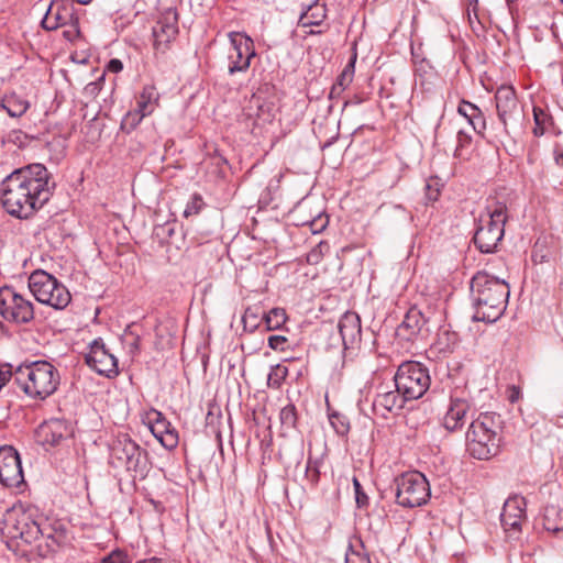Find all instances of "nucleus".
Returning <instances> with one entry per match:
<instances>
[{
	"mask_svg": "<svg viewBox=\"0 0 563 563\" xmlns=\"http://www.w3.org/2000/svg\"><path fill=\"white\" fill-rule=\"evenodd\" d=\"M470 411L471 404L467 399L451 396L441 424L446 431L456 432L464 427Z\"/></svg>",
	"mask_w": 563,
	"mask_h": 563,
	"instance_id": "412c9836",
	"label": "nucleus"
},
{
	"mask_svg": "<svg viewBox=\"0 0 563 563\" xmlns=\"http://www.w3.org/2000/svg\"><path fill=\"white\" fill-rule=\"evenodd\" d=\"M110 456L117 460L134 476L144 478L150 470L148 453L142 449L129 434H119L110 444Z\"/></svg>",
	"mask_w": 563,
	"mask_h": 563,
	"instance_id": "1a4fd4ad",
	"label": "nucleus"
},
{
	"mask_svg": "<svg viewBox=\"0 0 563 563\" xmlns=\"http://www.w3.org/2000/svg\"><path fill=\"white\" fill-rule=\"evenodd\" d=\"M85 360L87 365L100 375L111 378L119 374L118 360L106 349L101 339H97L90 344Z\"/></svg>",
	"mask_w": 563,
	"mask_h": 563,
	"instance_id": "f3484780",
	"label": "nucleus"
},
{
	"mask_svg": "<svg viewBox=\"0 0 563 563\" xmlns=\"http://www.w3.org/2000/svg\"><path fill=\"white\" fill-rule=\"evenodd\" d=\"M519 397H520V389L516 386H511L510 394L508 396L509 401L514 404V402L518 401Z\"/></svg>",
	"mask_w": 563,
	"mask_h": 563,
	"instance_id": "bf43d9fd",
	"label": "nucleus"
},
{
	"mask_svg": "<svg viewBox=\"0 0 563 563\" xmlns=\"http://www.w3.org/2000/svg\"><path fill=\"white\" fill-rule=\"evenodd\" d=\"M554 162L559 167H563V148L559 145L554 148Z\"/></svg>",
	"mask_w": 563,
	"mask_h": 563,
	"instance_id": "4d7b16f0",
	"label": "nucleus"
},
{
	"mask_svg": "<svg viewBox=\"0 0 563 563\" xmlns=\"http://www.w3.org/2000/svg\"><path fill=\"white\" fill-rule=\"evenodd\" d=\"M263 313L258 306L247 307L242 316L244 330L254 332L264 322Z\"/></svg>",
	"mask_w": 563,
	"mask_h": 563,
	"instance_id": "2f4dec72",
	"label": "nucleus"
},
{
	"mask_svg": "<svg viewBox=\"0 0 563 563\" xmlns=\"http://www.w3.org/2000/svg\"><path fill=\"white\" fill-rule=\"evenodd\" d=\"M177 33V12L174 9H167L161 13L152 30L155 49L164 52L168 44L176 37Z\"/></svg>",
	"mask_w": 563,
	"mask_h": 563,
	"instance_id": "a211bd4d",
	"label": "nucleus"
},
{
	"mask_svg": "<svg viewBox=\"0 0 563 563\" xmlns=\"http://www.w3.org/2000/svg\"><path fill=\"white\" fill-rule=\"evenodd\" d=\"M444 322V308L442 302L428 305L424 310L411 307L402 322L397 328L398 338L413 341L418 338L427 339L431 330Z\"/></svg>",
	"mask_w": 563,
	"mask_h": 563,
	"instance_id": "39448f33",
	"label": "nucleus"
},
{
	"mask_svg": "<svg viewBox=\"0 0 563 563\" xmlns=\"http://www.w3.org/2000/svg\"><path fill=\"white\" fill-rule=\"evenodd\" d=\"M230 47L228 49V73H245L251 66V60L256 56L253 40L241 32L229 33Z\"/></svg>",
	"mask_w": 563,
	"mask_h": 563,
	"instance_id": "4468645a",
	"label": "nucleus"
},
{
	"mask_svg": "<svg viewBox=\"0 0 563 563\" xmlns=\"http://www.w3.org/2000/svg\"><path fill=\"white\" fill-rule=\"evenodd\" d=\"M307 223L309 224L311 232L316 234L322 232L327 228L329 219L327 216L319 213Z\"/></svg>",
	"mask_w": 563,
	"mask_h": 563,
	"instance_id": "a18cd8bd",
	"label": "nucleus"
},
{
	"mask_svg": "<svg viewBox=\"0 0 563 563\" xmlns=\"http://www.w3.org/2000/svg\"><path fill=\"white\" fill-rule=\"evenodd\" d=\"M407 401L409 400L405 399L404 395L396 388L395 390L378 393L373 399L372 410L375 416L386 419L390 413L400 411Z\"/></svg>",
	"mask_w": 563,
	"mask_h": 563,
	"instance_id": "4be33fe9",
	"label": "nucleus"
},
{
	"mask_svg": "<svg viewBox=\"0 0 563 563\" xmlns=\"http://www.w3.org/2000/svg\"><path fill=\"white\" fill-rule=\"evenodd\" d=\"M13 379L20 389L31 399L43 401L58 388V369L47 361L23 363L13 373Z\"/></svg>",
	"mask_w": 563,
	"mask_h": 563,
	"instance_id": "20e7f679",
	"label": "nucleus"
},
{
	"mask_svg": "<svg viewBox=\"0 0 563 563\" xmlns=\"http://www.w3.org/2000/svg\"><path fill=\"white\" fill-rule=\"evenodd\" d=\"M327 18V7L318 0L309 4L300 14L298 24L303 27L320 26Z\"/></svg>",
	"mask_w": 563,
	"mask_h": 563,
	"instance_id": "393cba45",
	"label": "nucleus"
},
{
	"mask_svg": "<svg viewBox=\"0 0 563 563\" xmlns=\"http://www.w3.org/2000/svg\"><path fill=\"white\" fill-rule=\"evenodd\" d=\"M150 429L165 449L173 450L177 446L178 433L169 421L153 422Z\"/></svg>",
	"mask_w": 563,
	"mask_h": 563,
	"instance_id": "b1692460",
	"label": "nucleus"
},
{
	"mask_svg": "<svg viewBox=\"0 0 563 563\" xmlns=\"http://www.w3.org/2000/svg\"><path fill=\"white\" fill-rule=\"evenodd\" d=\"M203 207H205V201H203L202 197L198 194H195V195H192L189 202L187 203L185 211H184V216L189 217V216L198 214Z\"/></svg>",
	"mask_w": 563,
	"mask_h": 563,
	"instance_id": "37998d69",
	"label": "nucleus"
},
{
	"mask_svg": "<svg viewBox=\"0 0 563 563\" xmlns=\"http://www.w3.org/2000/svg\"><path fill=\"white\" fill-rule=\"evenodd\" d=\"M129 555L121 550H114L101 560V563H130Z\"/></svg>",
	"mask_w": 563,
	"mask_h": 563,
	"instance_id": "49530a36",
	"label": "nucleus"
},
{
	"mask_svg": "<svg viewBox=\"0 0 563 563\" xmlns=\"http://www.w3.org/2000/svg\"><path fill=\"white\" fill-rule=\"evenodd\" d=\"M168 421L161 411L153 410L150 413V424L153 422Z\"/></svg>",
	"mask_w": 563,
	"mask_h": 563,
	"instance_id": "13d9d810",
	"label": "nucleus"
},
{
	"mask_svg": "<svg viewBox=\"0 0 563 563\" xmlns=\"http://www.w3.org/2000/svg\"><path fill=\"white\" fill-rule=\"evenodd\" d=\"M439 332L434 341V345L440 353H451L459 343V334L450 329L442 327V323L438 325Z\"/></svg>",
	"mask_w": 563,
	"mask_h": 563,
	"instance_id": "cd10ccee",
	"label": "nucleus"
},
{
	"mask_svg": "<svg viewBox=\"0 0 563 563\" xmlns=\"http://www.w3.org/2000/svg\"><path fill=\"white\" fill-rule=\"evenodd\" d=\"M356 60V54L353 55L351 60L345 65L342 73L336 78V81L334 85L336 86L338 90H345V88L352 82L353 76H354V65Z\"/></svg>",
	"mask_w": 563,
	"mask_h": 563,
	"instance_id": "c9c22d12",
	"label": "nucleus"
},
{
	"mask_svg": "<svg viewBox=\"0 0 563 563\" xmlns=\"http://www.w3.org/2000/svg\"><path fill=\"white\" fill-rule=\"evenodd\" d=\"M543 527L552 533L561 532L563 530V509L556 505H548L543 511Z\"/></svg>",
	"mask_w": 563,
	"mask_h": 563,
	"instance_id": "bb28decb",
	"label": "nucleus"
},
{
	"mask_svg": "<svg viewBox=\"0 0 563 563\" xmlns=\"http://www.w3.org/2000/svg\"><path fill=\"white\" fill-rule=\"evenodd\" d=\"M345 563H371V560L366 553L355 550L350 545V549L345 554Z\"/></svg>",
	"mask_w": 563,
	"mask_h": 563,
	"instance_id": "c03bdc74",
	"label": "nucleus"
},
{
	"mask_svg": "<svg viewBox=\"0 0 563 563\" xmlns=\"http://www.w3.org/2000/svg\"><path fill=\"white\" fill-rule=\"evenodd\" d=\"M27 286L40 303L55 310L65 309L71 301V295L66 286L43 269H36L29 276Z\"/></svg>",
	"mask_w": 563,
	"mask_h": 563,
	"instance_id": "6e6552de",
	"label": "nucleus"
},
{
	"mask_svg": "<svg viewBox=\"0 0 563 563\" xmlns=\"http://www.w3.org/2000/svg\"><path fill=\"white\" fill-rule=\"evenodd\" d=\"M158 92L152 85H147L143 88L136 101V109L143 112V114L150 115L154 111L158 102Z\"/></svg>",
	"mask_w": 563,
	"mask_h": 563,
	"instance_id": "c85d7f7f",
	"label": "nucleus"
},
{
	"mask_svg": "<svg viewBox=\"0 0 563 563\" xmlns=\"http://www.w3.org/2000/svg\"><path fill=\"white\" fill-rule=\"evenodd\" d=\"M456 139L457 144L454 151V156L457 158H464V150L471 145L472 136L467 132L460 130L457 131Z\"/></svg>",
	"mask_w": 563,
	"mask_h": 563,
	"instance_id": "ea45409f",
	"label": "nucleus"
},
{
	"mask_svg": "<svg viewBox=\"0 0 563 563\" xmlns=\"http://www.w3.org/2000/svg\"><path fill=\"white\" fill-rule=\"evenodd\" d=\"M123 343L128 349V352L135 356L141 352V336L136 332L132 330V327L129 325L123 334Z\"/></svg>",
	"mask_w": 563,
	"mask_h": 563,
	"instance_id": "f704fd0d",
	"label": "nucleus"
},
{
	"mask_svg": "<svg viewBox=\"0 0 563 563\" xmlns=\"http://www.w3.org/2000/svg\"><path fill=\"white\" fill-rule=\"evenodd\" d=\"M159 230H162L163 234L170 236L174 233V224L167 223L164 227L156 229V234L159 235Z\"/></svg>",
	"mask_w": 563,
	"mask_h": 563,
	"instance_id": "052dcab7",
	"label": "nucleus"
},
{
	"mask_svg": "<svg viewBox=\"0 0 563 563\" xmlns=\"http://www.w3.org/2000/svg\"><path fill=\"white\" fill-rule=\"evenodd\" d=\"M463 117L467 120L468 123L471 122V114H464Z\"/></svg>",
	"mask_w": 563,
	"mask_h": 563,
	"instance_id": "774afa93",
	"label": "nucleus"
},
{
	"mask_svg": "<svg viewBox=\"0 0 563 563\" xmlns=\"http://www.w3.org/2000/svg\"><path fill=\"white\" fill-rule=\"evenodd\" d=\"M98 87V82H91L87 86L88 89H91V91H93L95 89H97Z\"/></svg>",
	"mask_w": 563,
	"mask_h": 563,
	"instance_id": "338daca9",
	"label": "nucleus"
},
{
	"mask_svg": "<svg viewBox=\"0 0 563 563\" xmlns=\"http://www.w3.org/2000/svg\"><path fill=\"white\" fill-rule=\"evenodd\" d=\"M139 563H162V561L157 558H150V559H144V560L140 561Z\"/></svg>",
	"mask_w": 563,
	"mask_h": 563,
	"instance_id": "0e129e2a",
	"label": "nucleus"
},
{
	"mask_svg": "<svg viewBox=\"0 0 563 563\" xmlns=\"http://www.w3.org/2000/svg\"><path fill=\"white\" fill-rule=\"evenodd\" d=\"M395 387L405 399L416 400L421 398L430 387L428 368L416 361H407L398 366L394 377Z\"/></svg>",
	"mask_w": 563,
	"mask_h": 563,
	"instance_id": "9d476101",
	"label": "nucleus"
},
{
	"mask_svg": "<svg viewBox=\"0 0 563 563\" xmlns=\"http://www.w3.org/2000/svg\"><path fill=\"white\" fill-rule=\"evenodd\" d=\"M280 421L286 428H295L297 423V409L295 405L288 404L280 410Z\"/></svg>",
	"mask_w": 563,
	"mask_h": 563,
	"instance_id": "58836bf2",
	"label": "nucleus"
},
{
	"mask_svg": "<svg viewBox=\"0 0 563 563\" xmlns=\"http://www.w3.org/2000/svg\"><path fill=\"white\" fill-rule=\"evenodd\" d=\"M287 343L288 339L285 335L276 334L268 338V346L274 351H286Z\"/></svg>",
	"mask_w": 563,
	"mask_h": 563,
	"instance_id": "09e8293b",
	"label": "nucleus"
},
{
	"mask_svg": "<svg viewBox=\"0 0 563 563\" xmlns=\"http://www.w3.org/2000/svg\"><path fill=\"white\" fill-rule=\"evenodd\" d=\"M364 101V98L362 96L355 95L351 99L345 100L343 103V111L350 107V106H358Z\"/></svg>",
	"mask_w": 563,
	"mask_h": 563,
	"instance_id": "6e6d98bb",
	"label": "nucleus"
},
{
	"mask_svg": "<svg viewBox=\"0 0 563 563\" xmlns=\"http://www.w3.org/2000/svg\"><path fill=\"white\" fill-rule=\"evenodd\" d=\"M343 92V90H338L336 89V86L333 84L331 90H330V99H333V98H339L341 96V93Z\"/></svg>",
	"mask_w": 563,
	"mask_h": 563,
	"instance_id": "680f3d73",
	"label": "nucleus"
},
{
	"mask_svg": "<svg viewBox=\"0 0 563 563\" xmlns=\"http://www.w3.org/2000/svg\"><path fill=\"white\" fill-rule=\"evenodd\" d=\"M479 111L481 109L477 106L465 100L461 101V103L457 107V112L461 115L471 114V118L474 117L475 114H478Z\"/></svg>",
	"mask_w": 563,
	"mask_h": 563,
	"instance_id": "603ef678",
	"label": "nucleus"
},
{
	"mask_svg": "<svg viewBox=\"0 0 563 563\" xmlns=\"http://www.w3.org/2000/svg\"><path fill=\"white\" fill-rule=\"evenodd\" d=\"M324 32H325V30H310L307 34L308 35H319V34H322Z\"/></svg>",
	"mask_w": 563,
	"mask_h": 563,
	"instance_id": "69168bd1",
	"label": "nucleus"
},
{
	"mask_svg": "<svg viewBox=\"0 0 563 563\" xmlns=\"http://www.w3.org/2000/svg\"><path fill=\"white\" fill-rule=\"evenodd\" d=\"M66 26H68V29L64 31V36L68 41H75L76 38L79 37V35H80L79 18H76L75 21L67 23Z\"/></svg>",
	"mask_w": 563,
	"mask_h": 563,
	"instance_id": "3c124183",
	"label": "nucleus"
},
{
	"mask_svg": "<svg viewBox=\"0 0 563 563\" xmlns=\"http://www.w3.org/2000/svg\"><path fill=\"white\" fill-rule=\"evenodd\" d=\"M329 244L321 241L307 254V262L312 265L318 264L322 260L324 253L329 252Z\"/></svg>",
	"mask_w": 563,
	"mask_h": 563,
	"instance_id": "79ce46f5",
	"label": "nucleus"
},
{
	"mask_svg": "<svg viewBox=\"0 0 563 563\" xmlns=\"http://www.w3.org/2000/svg\"><path fill=\"white\" fill-rule=\"evenodd\" d=\"M510 288L504 278L487 271L477 272L471 280V296L475 312L474 321L496 322L504 314Z\"/></svg>",
	"mask_w": 563,
	"mask_h": 563,
	"instance_id": "f03ea898",
	"label": "nucleus"
},
{
	"mask_svg": "<svg viewBox=\"0 0 563 563\" xmlns=\"http://www.w3.org/2000/svg\"><path fill=\"white\" fill-rule=\"evenodd\" d=\"M396 503L404 508L420 507L430 498V485L417 471L401 474L395 479Z\"/></svg>",
	"mask_w": 563,
	"mask_h": 563,
	"instance_id": "9b49d317",
	"label": "nucleus"
},
{
	"mask_svg": "<svg viewBox=\"0 0 563 563\" xmlns=\"http://www.w3.org/2000/svg\"><path fill=\"white\" fill-rule=\"evenodd\" d=\"M55 189L43 164H30L9 174L0 184L4 210L18 219H29L51 199Z\"/></svg>",
	"mask_w": 563,
	"mask_h": 563,
	"instance_id": "f257e3e1",
	"label": "nucleus"
},
{
	"mask_svg": "<svg viewBox=\"0 0 563 563\" xmlns=\"http://www.w3.org/2000/svg\"><path fill=\"white\" fill-rule=\"evenodd\" d=\"M0 316L8 322L27 324L34 320L33 302L12 287L0 288Z\"/></svg>",
	"mask_w": 563,
	"mask_h": 563,
	"instance_id": "ddd939ff",
	"label": "nucleus"
},
{
	"mask_svg": "<svg viewBox=\"0 0 563 563\" xmlns=\"http://www.w3.org/2000/svg\"><path fill=\"white\" fill-rule=\"evenodd\" d=\"M145 117L147 115L143 114V112L136 108L129 111L121 121V130L125 131L126 133L132 132Z\"/></svg>",
	"mask_w": 563,
	"mask_h": 563,
	"instance_id": "e433bc0d",
	"label": "nucleus"
},
{
	"mask_svg": "<svg viewBox=\"0 0 563 563\" xmlns=\"http://www.w3.org/2000/svg\"><path fill=\"white\" fill-rule=\"evenodd\" d=\"M329 421H330L331 426L333 427V429L335 430V432L340 435L346 434L350 430V423H349L346 417L341 413H338V412L330 413Z\"/></svg>",
	"mask_w": 563,
	"mask_h": 563,
	"instance_id": "4c0bfd02",
	"label": "nucleus"
},
{
	"mask_svg": "<svg viewBox=\"0 0 563 563\" xmlns=\"http://www.w3.org/2000/svg\"><path fill=\"white\" fill-rule=\"evenodd\" d=\"M506 221L507 207L501 202L488 207L487 212L479 217L473 241L482 253H493L496 250L504 236Z\"/></svg>",
	"mask_w": 563,
	"mask_h": 563,
	"instance_id": "0eeeda50",
	"label": "nucleus"
},
{
	"mask_svg": "<svg viewBox=\"0 0 563 563\" xmlns=\"http://www.w3.org/2000/svg\"><path fill=\"white\" fill-rule=\"evenodd\" d=\"M40 525L41 518H36V510L19 504L4 512L1 532L10 539H21L31 544L40 538Z\"/></svg>",
	"mask_w": 563,
	"mask_h": 563,
	"instance_id": "423d86ee",
	"label": "nucleus"
},
{
	"mask_svg": "<svg viewBox=\"0 0 563 563\" xmlns=\"http://www.w3.org/2000/svg\"><path fill=\"white\" fill-rule=\"evenodd\" d=\"M0 483L5 487H19L24 483L21 459L9 445L0 448Z\"/></svg>",
	"mask_w": 563,
	"mask_h": 563,
	"instance_id": "dca6fc26",
	"label": "nucleus"
},
{
	"mask_svg": "<svg viewBox=\"0 0 563 563\" xmlns=\"http://www.w3.org/2000/svg\"><path fill=\"white\" fill-rule=\"evenodd\" d=\"M265 328L267 331L279 329L287 320V314L283 308H273L263 313Z\"/></svg>",
	"mask_w": 563,
	"mask_h": 563,
	"instance_id": "473e14b6",
	"label": "nucleus"
},
{
	"mask_svg": "<svg viewBox=\"0 0 563 563\" xmlns=\"http://www.w3.org/2000/svg\"><path fill=\"white\" fill-rule=\"evenodd\" d=\"M503 426L495 412H481L473 419L465 434L466 451L479 461H486L500 452Z\"/></svg>",
	"mask_w": 563,
	"mask_h": 563,
	"instance_id": "7ed1b4c3",
	"label": "nucleus"
},
{
	"mask_svg": "<svg viewBox=\"0 0 563 563\" xmlns=\"http://www.w3.org/2000/svg\"><path fill=\"white\" fill-rule=\"evenodd\" d=\"M470 124L477 134L484 135V131L486 129V120L482 111L471 118Z\"/></svg>",
	"mask_w": 563,
	"mask_h": 563,
	"instance_id": "8fccbe9b",
	"label": "nucleus"
},
{
	"mask_svg": "<svg viewBox=\"0 0 563 563\" xmlns=\"http://www.w3.org/2000/svg\"><path fill=\"white\" fill-rule=\"evenodd\" d=\"M64 424L59 421H52L40 427L38 435L43 439L44 443L56 445L64 438Z\"/></svg>",
	"mask_w": 563,
	"mask_h": 563,
	"instance_id": "c756f323",
	"label": "nucleus"
},
{
	"mask_svg": "<svg viewBox=\"0 0 563 563\" xmlns=\"http://www.w3.org/2000/svg\"><path fill=\"white\" fill-rule=\"evenodd\" d=\"M9 377H13V374L0 372V389L4 386Z\"/></svg>",
	"mask_w": 563,
	"mask_h": 563,
	"instance_id": "e2e57ef3",
	"label": "nucleus"
},
{
	"mask_svg": "<svg viewBox=\"0 0 563 563\" xmlns=\"http://www.w3.org/2000/svg\"><path fill=\"white\" fill-rule=\"evenodd\" d=\"M78 18L75 14L74 5L68 0H53L42 19V26L47 31H54L66 26L67 23Z\"/></svg>",
	"mask_w": 563,
	"mask_h": 563,
	"instance_id": "aec40b11",
	"label": "nucleus"
},
{
	"mask_svg": "<svg viewBox=\"0 0 563 563\" xmlns=\"http://www.w3.org/2000/svg\"><path fill=\"white\" fill-rule=\"evenodd\" d=\"M338 329L342 338L344 349L354 347L361 342V318L354 311H346L339 320Z\"/></svg>",
	"mask_w": 563,
	"mask_h": 563,
	"instance_id": "5701e85b",
	"label": "nucleus"
},
{
	"mask_svg": "<svg viewBox=\"0 0 563 563\" xmlns=\"http://www.w3.org/2000/svg\"><path fill=\"white\" fill-rule=\"evenodd\" d=\"M353 486H354L355 500H356L357 507H360V508L366 507L368 505V497L364 493L362 485L356 477H353Z\"/></svg>",
	"mask_w": 563,
	"mask_h": 563,
	"instance_id": "de8ad7c7",
	"label": "nucleus"
},
{
	"mask_svg": "<svg viewBox=\"0 0 563 563\" xmlns=\"http://www.w3.org/2000/svg\"><path fill=\"white\" fill-rule=\"evenodd\" d=\"M424 191L428 201H437L440 196V179L438 177L427 179Z\"/></svg>",
	"mask_w": 563,
	"mask_h": 563,
	"instance_id": "a19ab883",
	"label": "nucleus"
},
{
	"mask_svg": "<svg viewBox=\"0 0 563 563\" xmlns=\"http://www.w3.org/2000/svg\"><path fill=\"white\" fill-rule=\"evenodd\" d=\"M287 375L288 368L286 366L280 364L272 366L267 376V386L274 389L280 388Z\"/></svg>",
	"mask_w": 563,
	"mask_h": 563,
	"instance_id": "72a5a7b5",
	"label": "nucleus"
},
{
	"mask_svg": "<svg viewBox=\"0 0 563 563\" xmlns=\"http://www.w3.org/2000/svg\"><path fill=\"white\" fill-rule=\"evenodd\" d=\"M107 69L113 74H118L123 69V64L118 58H112L107 65Z\"/></svg>",
	"mask_w": 563,
	"mask_h": 563,
	"instance_id": "5fc2aeb1",
	"label": "nucleus"
},
{
	"mask_svg": "<svg viewBox=\"0 0 563 563\" xmlns=\"http://www.w3.org/2000/svg\"><path fill=\"white\" fill-rule=\"evenodd\" d=\"M497 115L507 135L523 129L525 113L511 86H500L495 93Z\"/></svg>",
	"mask_w": 563,
	"mask_h": 563,
	"instance_id": "f8f14e48",
	"label": "nucleus"
},
{
	"mask_svg": "<svg viewBox=\"0 0 563 563\" xmlns=\"http://www.w3.org/2000/svg\"><path fill=\"white\" fill-rule=\"evenodd\" d=\"M40 529V538L35 541L38 555L45 558L65 544L67 537L63 525H53L47 519L41 518Z\"/></svg>",
	"mask_w": 563,
	"mask_h": 563,
	"instance_id": "6ab92c4d",
	"label": "nucleus"
},
{
	"mask_svg": "<svg viewBox=\"0 0 563 563\" xmlns=\"http://www.w3.org/2000/svg\"><path fill=\"white\" fill-rule=\"evenodd\" d=\"M306 475L312 483H318L320 472L317 467V463H313L310 460L308 461L307 468H306Z\"/></svg>",
	"mask_w": 563,
	"mask_h": 563,
	"instance_id": "864d4df0",
	"label": "nucleus"
},
{
	"mask_svg": "<svg viewBox=\"0 0 563 563\" xmlns=\"http://www.w3.org/2000/svg\"><path fill=\"white\" fill-rule=\"evenodd\" d=\"M526 507L527 503L522 496L515 495L505 501L500 521L509 538H517L521 532V526L527 519Z\"/></svg>",
	"mask_w": 563,
	"mask_h": 563,
	"instance_id": "2eb2a0df",
	"label": "nucleus"
},
{
	"mask_svg": "<svg viewBox=\"0 0 563 563\" xmlns=\"http://www.w3.org/2000/svg\"><path fill=\"white\" fill-rule=\"evenodd\" d=\"M29 108V101L16 93L5 95L0 99V109L5 110L12 118L22 117Z\"/></svg>",
	"mask_w": 563,
	"mask_h": 563,
	"instance_id": "a878e982",
	"label": "nucleus"
},
{
	"mask_svg": "<svg viewBox=\"0 0 563 563\" xmlns=\"http://www.w3.org/2000/svg\"><path fill=\"white\" fill-rule=\"evenodd\" d=\"M533 121L534 126L532 129V133L536 137H540L544 135V133L548 130V126L552 124V117L542 108L534 106Z\"/></svg>",
	"mask_w": 563,
	"mask_h": 563,
	"instance_id": "7c9ffc66",
	"label": "nucleus"
}]
</instances>
